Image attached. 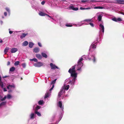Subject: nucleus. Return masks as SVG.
<instances>
[{
	"label": "nucleus",
	"mask_w": 124,
	"mask_h": 124,
	"mask_svg": "<svg viewBox=\"0 0 124 124\" xmlns=\"http://www.w3.org/2000/svg\"><path fill=\"white\" fill-rule=\"evenodd\" d=\"M76 67V65H75L72 66L68 70V72L70 74L71 77L73 78L72 80L73 83L75 82L78 75V73L76 72L75 70Z\"/></svg>",
	"instance_id": "nucleus-1"
},
{
	"label": "nucleus",
	"mask_w": 124,
	"mask_h": 124,
	"mask_svg": "<svg viewBox=\"0 0 124 124\" xmlns=\"http://www.w3.org/2000/svg\"><path fill=\"white\" fill-rule=\"evenodd\" d=\"M43 65V63L40 62H37L34 64V65L37 67H40Z\"/></svg>",
	"instance_id": "nucleus-2"
},
{
	"label": "nucleus",
	"mask_w": 124,
	"mask_h": 124,
	"mask_svg": "<svg viewBox=\"0 0 124 124\" xmlns=\"http://www.w3.org/2000/svg\"><path fill=\"white\" fill-rule=\"evenodd\" d=\"M78 64L77 67V70H80L81 67L83 66V64L82 62H78Z\"/></svg>",
	"instance_id": "nucleus-3"
},
{
	"label": "nucleus",
	"mask_w": 124,
	"mask_h": 124,
	"mask_svg": "<svg viewBox=\"0 0 124 124\" xmlns=\"http://www.w3.org/2000/svg\"><path fill=\"white\" fill-rule=\"evenodd\" d=\"M50 65L51 66L52 69H58V68L55 64H54L52 63H51L50 64Z\"/></svg>",
	"instance_id": "nucleus-4"
},
{
	"label": "nucleus",
	"mask_w": 124,
	"mask_h": 124,
	"mask_svg": "<svg viewBox=\"0 0 124 124\" xmlns=\"http://www.w3.org/2000/svg\"><path fill=\"white\" fill-rule=\"evenodd\" d=\"M91 21V19L85 20H84V21H85L87 23H89V24L92 27H94V25L92 23L90 22Z\"/></svg>",
	"instance_id": "nucleus-5"
},
{
	"label": "nucleus",
	"mask_w": 124,
	"mask_h": 124,
	"mask_svg": "<svg viewBox=\"0 0 124 124\" xmlns=\"http://www.w3.org/2000/svg\"><path fill=\"white\" fill-rule=\"evenodd\" d=\"M18 51L17 49L16 48H12L11 50V52L12 53H15Z\"/></svg>",
	"instance_id": "nucleus-6"
},
{
	"label": "nucleus",
	"mask_w": 124,
	"mask_h": 124,
	"mask_svg": "<svg viewBox=\"0 0 124 124\" xmlns=\"http://www.w3.org/2000/svg\"><path fill=\"white\" fill-rule=\"evenodd\" d=\"M28 34V33H22L20 36V38L21 39H23L24 38L26 35Z\"/></svg>",
	"instance_id": "nucleus-7"
},
{
	"label": "nucleus",
	"mask_w": 124,
	"mask_h": 124,
	"mask_svg": "<svg viewBox=\"0 0 124 124\" xmlns=\"http://www.w3.org/2000/svg\"><path fill=\"white\" fill-rule=\"evenodd\" d=\"M33 50V52L35 53H37L39 51L40 49L39 48L36 47L34 48Z\"/></svg>",
	"instance_id": "nucleus-8"
},
{
	"label": "nucleus",
	"mask_w": 124,
	"mask_h": 124,
	"mask_svg": "<svg viewBox=\"0 0 124 124\" xmlns=\"http://www.w3.org/2000/svg\"><path fill=\"white\" fill-rule=\"evenodd\" d=\"M69 8L70 9H72L76 11L78 10V8L74 7L73 6H69Z\"/></svg>",
	"instance_id": "nucleus-9"
},
{
	"label": "nucleus",
	"mask_w": 124,
	"mask_h": 124,
	"mask_svg": "<svg viewBox=\"0 0 124 124\" xmlns=\"http://www.w3.org/2000/svg\"><path fill=\"white\" fill-rule=\"evenodd\" d=\"M63 89H62L58 93V96L60 97L61 96V95L63 93Z\"/></svg>",
	"instance_id": "nucleus-10"
},
{
	"label": "nucleus",
	"mask_w": 124,
	"mask_h": 124,
	"mask_svg": "<svg viewBox=\"0 0 124 124\" xmlns=\"http://www.w3.org/2000/svg\"><path fill=\"white\" fill-rule=\"evenodd\" d=\"M96 45H95V44L94 43H92L90 47V49H94L96 48Z\"/></svg>",
	"instance_id": "nucleus-11"
},
{
	"label": "nucleus",
	"mask_w": 124,
	"mask_h": 124,
	"mask_svg": "<svg viewBox=\"0 0 124 124\" xmlns=\"http://www.w3.org/2000/svg\"><path fill=\"white\" fill-rule=\"evenodd\" d=\"M116 1L119 4H124V0H117Z\"/></svg>",
	"instance_id": "nucleus-12"
},
{
	"label": "nucleus",
	"mask_w": 124,
	"mask_h": 124,
	"mask_svg": "<svg viewBox=\"0 0 124 124\" xmlns=\"http://www.w3.org/2000/svg\"><path fill=\"white\" fill-rule=\"evenodd\" d=\"M69 85H64L63 88L62 89H64L65 90H68L69 88Z\"/></svg>",
	"instance_id": "nucleus-13"
},
{
	"label": "nucleus",
	"mask_w": 124,
	"mask_h": 124,
	"mask_svg": "<svg viewBox=\"0 0 124 124\" xmlns=\"http://www.w3.org/2000/svg\"><path fill=\"white\" fill-rule=\"evenodd\" d=\"M36 57L39 59H41L42 58V56L40 54H36Z\"/></svg>",
	"instance_id": "nucleus-14"
},
{
	"label": "nucleus",
	"mask_w": 124,
	"mask_h": 124,
	"mask_svg": "<svg viewBox=\"0 0 124 124\" xmlns=\"http://www.w3.org/2000/svg\"><path fill=\"white\" fill-rule=\"evenodd\" d=\"M99 26L101 28L102 32L104 33V27L103 25L101 24H100Z\"/></svg>",
	"instance_id": "nucleus-15"
},
{
	"label": "nucleus",
	"mask_w": 124,
	"mask_h": 124,
	"mask_svg": "<svg viewBox=\"0 0 124 124\" xmlns=\"http://www.w3.org/2000/svg\"><path fill=\"white\" fill-rule=\"evenodd\" d=\"M28 44V42L27 41H25L23 42L22 43L23 46H26Z\"/></svg>",
	"instance_id": "nucleus-16"
},
{
	"label": "nucleus",
	"mask_w": 124,
	"mask_h": 124,
	"mask_svg": "<svg viewBox=\"0 0 124 124\" xmlns=\"http://www.w3.org/2000/svg\"><path fill=\"white\" fill-rule=\"evenodd\" d=\"M58 106H59L61 108H62V103L61 101H59L58 104Z\"/></svg>",
	"instance_id": "nucleus-17"
},
{
	"label": "nucleus",
	"mask_w": 124,
	"mask_h": 124,
	"mask_svg": "<svg viewBox=\"0 0 124 124\" xmlns=\"http://www.w3.org/2000/svg\"><path fill=\"white\" fill-rule=\"evenodd\" d=\"M39 14L40 16H46V14L43 13V12H41L39 13Z\"/></svg>",
	"instance_id": "nucleus-18"
},
{
	"label": "nucleus",
	"mask_w": 124,
	"mask_h": 124,
	"mask_svg": "<svg viewBox=\"0 0 124 124\" xmlns=\"http://www.w3.org/2000/svg\"><path fill=\"white\" fill-rule=\"evenodd\" d=\"M34 44L32 42H30L29 43V46L30 48H31L34 45Z\"/></svg>",
	"instance_id": "nucleus-19"
},
{
	"label": "nucleus",
	"mask_w": 124,
	"mask_h": 124,
	"mask_svg": "<svg viewBox=\"0 0 124 124\" xmlns=\"http://www.w3.org/2000/svg\"><path fill=\"white\" fill-rule=\"evenodd\" d=\"M41 54L42 56L44 57L45 58H47V56L46 54L44 53H41Z\"/></svg>",
	"instance_id": "nucleus-20"
},
{
	"label": "nucleus",
	"mask_w": 124,
	"mask_h": 124,
	"mask_svg": "<svg viewBox=\"0 0 124 124\" xmlns=\"http://www.w3.org/2000/svg\"><path fill=\"white\" fill-rule=\"evenodd\" d=\"M15 70V68L14 67H12L10 68L9 71L11 72H13Z\"/></svg>",
	"instance_id": "nucleus-21"
},
{
	"label": "nucleus",
	"mask_w": 124,
	"mask_h": 124,
	"mask_svg": "<svg viewBox=\"0 0 124 124\" xmlns=\"http://www.w3.org/2000/svg\"><path fill=\"white\" fill-rule=\"evenodd\" d=\"M9 49V48L8 47H7L4 49V51L5 54H6L8 52Z\"/></svg>",
	"instance_id": "nucleus-22"
},
{
	"label": "nucleus",
	"mask_w": 124,
	"mask_h": 124,
	"mask_svg": "<svg viewBox=\"0 0 124 124\" xmlns=\"http://www.w3.org/2000/svg\"><path fill=\"white\" fill-rule=\"evenodd\" d=\"M30 118L31 119H33L34 116V114L33 113H32L30 115Z\"/></svg>",
	"instance_id": "nucleus-23"
},
{
	"label": "nucleus",
	"mask_w": 124,
	"mask_h": 124,
	"mask_svg": "<svg viewBox=\"0 0 124 124\" xmlns=\"http://www.w3.org/2000/svg\"><path fill=\"white\" fill-rule=\"evenodd\" d=\"M102 18V16H101L100 15H99L98 17V20L99 21H100L101 20Z\"/></svg>",
	"instance_id": "nucleus-24"
},
{
	"label": "nucleus",
	"mask_w": 124,
	"mask_h": 124,
	"mask_svg": "<svg viewBox=\"0 0 124 124\" xmlns=\"http://www.w3.org/2000/svg\"><path fill=\"white\" fill-rule=\"evenodd\" d=\"M6 103V102H3L0 103V107L2 106L5 105Z\"/></svg>",
	"instance_id": "nucleus-25"
},
{
	"label": "nucleus",
	"mask_w": 124,
	"mask_h": 124,
	"mask_svg": "<svg viewBox=\"0 0 124 124\" xmlns=\"http://www.w3.org/2000/svg\"><path fill=\"white\" fill-rule=\"evenodd\" d=\"M30 61H34L35 62H37L38 61L37 59L35 58L30 59Z\"/></svg>",
	"instance_id": "nucleus-26"
},
{
	"label": "nucleus",
	"mask_w": 124,
	"mask_h": 124,
	"mask_svg": "<svg viewBox=\"0 0 124 124\" xmlns=\"http://www.w3.org/2000/svg\"><path fill=\"white\" fill-rule=\"evenodd\" d=\"M57 79H55L54 80L52 81V82L51 83V85L53 84V85H54V84L56 83V81Z\"/></svg>",
	"instance_id": "nucleus-27"
},
{
	"label": "nucleus",
	"mask_w": 124,
	"mask_h": 124,
	"mask_svg": "<svg viewBox=\"0 0 124 124\" xmlns=\"http://www.w3.org/2000/svg\"><path fill=\"white\" fill-rule=\"evenodd\" d=\"M49 96V93L48 92L46 93L45 94V98H47V97H48Z\"/></svg>",
	"instance_id": "nucleus-28"
},
{
	"label": "nucleus",
	"mask_w": 124,
	"mask_h": 124,
	"mask_svg": "<svg viewBox=\"0 0 124 124\" xmlns=\"http://www.w3.org/2000/svg\"><path fill=\"white\" fill-rule=\"evenodd\" d=\"M41 107L38 105L37 106L35 109V111H38L39 109Z\"/></svg>",
	"instance_id": "nucleus-29"
},
{
	"label": "nucleus",
	"mask_w": 124,
	"mask_h": 124,
	"mask_svg": "<svg viewBox=\"0 0 124 124\" xmlns=\"http://www.w3.org/2000/svg\"><path fill=\"white\" fill-rule=\"evenodd\" d=\"M35 113L37 114V115L39 116H41V115L40 113L37 111H35Z\"/></svg>",
	"instance_id": "nucleus-30"
},
{
	"label": "nucleus",
	"mask_w": 124,
	"mask_h": 124,
	"mask_svg": "<svg viewBox=\"0 0 124 124\" xmlns=\"http://www.w3.org/2000/svg\"><path fill=\"white\" fill-rule=\"evenodd\" d=\"M103 8V7H101V6H98V7H95L94 8V9H102Z\"/></svg>",
	"instance_id": "nucleus-31"
},
{
	"label": "nucleus",
	"mask_w": 124,
	"mask_h": 124,
	"mask_svg": "<svg viewBox=\"0 0 124 124\" xmlns=\"http://www.w3.org/2000/svg\"><path fill=\"white\" fill-rule=\"evenodd\" d=\"M6 98L8 99H9L12 98V96L9 94H8L6 96Z\"/></svg>",
	"instance_id": "nucleus-32"
},
{
	"label": "nucleus",
	"mask_w": 124,
	"mask_h": 124,
	"mask_svg": "<svg viewBox=\"0 0 124 124\" xmlns=\"http://www.w3.org/2000/svg\"><path fill=\"white\" fill-rule=\"evenodd\" d=\"M43 102V101L42 100H40L38 102V104L39 105H42Z\"/></svg>",
	"instance_id": "nucleus-33"
},
{
	"label": "nucleus",
	"mask_w": 124,
	"mask_h": 124,
	"mask_svg": "<svg viewBox=\"0 0 124 124\" xmlns=\"http://www.w3.org/2000/svg\"><path fill=\"white\" fill-rule=\"evenodd\" d=\"M20 62L19 61H17L16 62L14 63V65L15 66H17L19 64Z\"/></svg>",
	"instance_id": "nucleus-34"
},
{
	"label": "nucleus",
	"mask_w": 124,
	"mask_h": 124,
	"mask_svg": "<svg viewBox=\"0 0 124 124\" xmlns=\"http://www.w3.org/2000/svg\"><path fill=\"white\" fill-rule=\"evenodd\" d=\"M0 86L2 88L3 87V84L2 81L0 82Z\"/></svg>",
	"instance_id": "nucleus-35"
},
{
	"label": "nucleus",
	"mask_w": 124,
	"mask_h": 124,
	"mask_svg": "<svg viewBox=\"0 0 124 124\" xmlns=\"http://www.w3.org/2000/svg\"><path fill=\"white\" fill-rule=\"evenodd\" d=\"M83 60V59L82 58H81L80 59L78 60V62H81Z\"/></svg>",
	"instance_id": "nucleus-36"
},
{
	"label": "nucleus",
	"mask_w": 124,
	"mask_h": 124,
	"mask_svg": "<svg viewBox=\"0 0 124 124\" xmlns=\"http://www.w3.org/2000/svg\"><path fill=\"white\" fill-rule=\"evenodd\" d=\"M9 86L11 88H12L13 87V88H15V86L14 85H9Z\"/></svg>",
	"instance_id": "nucleus-37"
},
{
	"label": "nucleus",
	"mask_w": 124,
	"mask_h": 124,
	"mask_svg": "<svg viewBox=\"0 0 124 124\" xmlns=\"http://www.w3.org/2000/svg\"><path fill=\"white\" fill-rule=\"evenodd\" d=\"M6 96H4V97L1 100V101H4V100H5L6 99Z\"/></svg>",
	"instance_id": "nucleus-38"
},
{
	"label": "nucleus",
	"mask_w": 124,
	"mask_h": 124,
	"mask_svg": "<svg viewBox=\"0 0 124 124\" xmlns=\"http://www.w3.org/2000/svg\"><path fill=\"white\" fill-rule=\"evenodd\" d=\"M22 65L23 68H25L26 67V64L25 63H23L22 64Z\"/></svg>",
	"instance_id": "nucleus-39"
},
{
	"label": "nucleus",
	"mask_w": 124,
	"mask_h": 124,
	"mask_svg": "<svg viewBox=\"0 0 124 124\" xmlns=\"http://www.w3.org/2000/svg\"><path fill=\"white\" fill-rule=\"evenodd\" d=\"M122 21V20L120 18H118L117 19V22L120 21Z\"/></svg>",
	"instance_id": "nucleus-40"
},
{
	"label": "nucleus",
	"mask_w": 124,
	"mask_h": 124,
	"mask_svg": "<svg viewBox=\"0 0 124 124\" xmlns=\"http://www.w3.org/2000/svg\"><path fill=\"white\" fill-rule=\"evenodd\" d=\"M5 9L9 13V12L10 11H9V8H5Z\"/></svg>",
	"instance_id": "nucleus-41"
},
{
	"label": "nucleus",
	"mask_w": 124,
	"mask_h": 124,
	"mask_svg": "<svg viewBox=\"0 0 124 124\" xmlns=\"http://www.w3.org/2000/svg\"><path fill=\"white\" fill-rule=\"evenodd\" d=\"M93 62H95L96 61L95 57L94 56H93Z\"/></svg>",
	"instance_id": "nucleus-42"
},
{
	"label": "nucleus",
	"mask_w": 124,
	"mask_h": 124,
	"mask_svg": "<svg viewBox=\"0 0 124 124\" xmlns=\"http://www.w3.org/2000/svg\"><path fill=\"white\" fill-rule=\"evenodd\" d=\"M66 26L67 27H71L72 26V25H70L69 24H67L66 25Z\"/></svg>",
	"instance_id": "nucleus-43"
},
{
	"label": "nucleus",
	"mask_w": 124,
	"mask_h": 124,
	"mask_svg": "<svg viewBox=\"0 0 124 124\" xmlns=\"http://www.w3.org/2000/svg\"><path fill=\"white\" fill-rule=\"evenodd\" d=\"M38 45L40 46V47H41L42 46V45H41V43H40L39 42L38 43Z\"/></svg>",
	"instance_id": "nucleus-44"
},
{
	"label": "nucleus",
	"mask_w": 124,
	"mask_h": 124,
	"mask_svg": "<svg viewBox=\"0 0 124 124\" xmlns=\"http://www.w3.org/2000/svg\"><path fill=\"white\" fill-rule=\"evenodd\" d=\"M80 9L82 10H85V8H83L82 7H81L80 8Z\"/></svg>",
	"instance_id": "nucleus-45"
},
{
	"label": "nucleus",
	"mask_w": 124,
	"mask_h": 124,
	"mask_svg": "<svg viewBox=\"0 0 124 124\" xmlns=\"http://www.w3.org/2000/svg\"><path fill=\"white\" fill-rule=\"evenodd\" d=\"M8 77H9L8 76H5L3 77H3V78H5Z\"/></svg>",
	"instance_id": "nucleus-46"
},
{
	"label": "nucleus",
	"mask_w": 124,
	"mask_h": 124,
	"mask_svg": "<svg viewBox=\"0 0 124 124\" xmlns=\"http://www.w3.org/2000/svg\"><path fill=\"white\" fill-rule=\"evenodd\" d=\"M3 91L4 92H6L7 91V90L6 89V88H4L3 89Z\"/></svg>",
	"instance_id": "nucleus-47"
},
{
	"label": "nucleus",
	"mask_w": 124,
	"mask_h": 124,
	"mask_svg": "<svg viewBox=\"0 0 124 124\" xmlns=\"http://www.w3.org/2000/svg\"><path fill=\"white\" fill-rule=\"evenodd\" d=\"M113 20L117 22V19L116 18H114L113 19Z\"/></svg>",
	"instance_id": "nucleus-48"
},
{
	"label": "nucleus",
	"mask_w": 124,
	"mask_h": 124,
	"mask_svg": "<svg viewBox=\"0 0 124 124\" xmlns=\"http://www.w3.org/2000/svg\"><path fill=\"white\" fill-rule=\"evenodd\" d=\"M45 3V2L44 1H43L41 2V4L42 5H43Z\"/></svg>",
	"instance_id": "nucleus-49"
},
{
	"label": "nucleus",
	"mask_w": 124,
	"mask_h": 124,
	"mask_svg": "<svg viewBox=\"0 0 124 124\" xmlns=\"http://www.w3.org/2000/svg\"><path fill=\"white\" fill-rule=\"evenodd\" d=\"M10 62H8V63H7V65H10Z\"/></svg>",
	"instance_id": "nucleus-50"
},
{
	"label": "nucleus",
	"mask_w": 124,
	"mask_h": 124,
	"mask_svg": "<svg viewBox=\"0 0 124 124\" xmlns=\"http://www.w3.org/2000/svg\"><path fill=\"white\" fill-rule=\"evenodd\" d=\"M4 15L5 16H6L7 15V13L5 12L4 13Z\"/></svg>",
	"instance_id": "nucleus-51"
},
{
	"label": "nucleus",
	"mask_w": 124,
	"mask_h": 124,
	"mask_svg": "<svg viewBox=\"0 0 124 124\" xmlns=\"http://www.w3.org/2000/svg\"><path fill=\"white\" fill-rule=\"evenodd\" d=\"M9 33L10 34H12L13 33V31H9Z\"/></svg>",
	"instance_id": "nucleus-52"
},
{
	"label": "nucleus",
	"mask_w": 124,
	"mask_h": 124,
	"mask_svg": "<svg viewBox=\"0 0 124 124\" xmlns=\"http://www.w3.org/2000/svg\"><path fill=\"white\" fill-rule=\"evenodd\" d=\"M91 9V8H85V9Z\"/></svg>",
	"instance_id": "nucleus-53"
},
{
	"label": "nucleus",
	"mask_w": 124,
	"mask_h": 124,
	"mask_svg": "<svg viewBox=\"0 0 124 124\" xmlns=\"http://www.w3.org/2000/svg\"><path fill=\"white\" fill-rule=\"evenodd\" d=\"M124 12H120V13L121 14H122V15H123L124 14Z\"/></svg>",
	"instance_id": "nucleus-54"
},
{
	"label": "nucleus",
	"mask_w": 124,
	"mask_h": 124,
	"mask_svg": "<svg viewBox=\"0 0 124 124\" xmlns=\"http://www.w3.org/2000/svg\"><path fill=\"white\" fill-rule=\"evenodd\" d=\"M10 87L9 86V85L7 86V88L8 89H9V87Z\"/></svg>",
	"instance_id": "nucleus-55"
},
{
	"label": "nucleus",
	"mask_w": 124,
	"mask_h": 124,
	"mask_svg": "<svg viewBox=\"0 0 124 124\" xmlns=\"http://www.w3.org/2000/svg\"><path fill=\"white\" fill-rule=\"evenodd\" d=\"M86 1L84 0H82L81 1V2H86Z\"/></svg>",
	"instance_id": "nucleus-56"
},
{
	"label": "nucleus",
	"mask_w": 124,
	"mask_h": 124,
	"mask_svg": "<svg viewBox=\"0 0 124 124\" xmlns=\"http://www.w3.org/2000/svg\"><path fill=\"white\" fill-rule=\"evenodd\" d=\"M46 16H47L50 17V18L51 17L49 15H48V14H46Z\"/></svg>",
	"instance_id": "nucleus-57"
},
{
	"label": "nucleus",
	"mask_w": 124,
	"mask_h": 124,
	"mask_svg": "<svg viewBox=\"0 0 124 124\" xmlns=\"http://www.w3.org/2000/svg\"><path fill=\"white\" fill-rule=\"evenodd\" d=\"M3 42L2 40L1 39H0V43H1Z\"/></svg>",
	"instance_id": "nucleus-58"
},
{
	"label": "nucleus",
	"mask_w": 124,
	"mask_h": 124,
	"mask_svg": "<svg viewBox=\"0 0 124 124\" xmlns=\"http://www.w3.org/2000/svg\"><path fill=\"white\" fill-rule=\"evenodd\" d=\"M54 85H53V86H52V87H51L52 88H53H53H54Z\"/></svg>",
	"instance_id": "nucleus-59"
},
{
	"label": "nucleus",
	"mask_w": 124,
	"mask_h": 124,
	"mask_svg": "<svg viewBox=\"0 0 124 124\" xmlns=\"http://www.w3.org/2000/svg\"><path fill=\"white\" fill-rule=\"evenodd\" d=\"M53 89L51 88L49 90V91H51Z\"/></svg>",
	"instance_id": "nucleus-60"
},
{
	"label": "nucleus",
	"mask_w": 124,
	"mask_h": 124,
	"mask_svg": "<svg viewBox=\"0 0 124 124\" xmlns=\"http://www.w3.org/2000/svg\"><path fill=\"white\" fill-rule=\"evenodd\" d=\"M53 89L51 88L49 90V91H51Z\"/></svg>",
	"instance_id": "nucleus-61"
},
{
	"label": "nucleus",
	"mask_w": 124,
	"mask_h": 124,
	"mask_svg": "<svg viewBox=\"0 0 124 124\" xmlns=\"http://www.w3.org/2000/svg\"><path fill=\"white\" fill-rule=\"evenodd\" d=\"M53 89L51 88L49 90V91H51Z\"/></svg>",
	"instance_id": "nucleus-62"
},
{
	"label": "nucleus",
	"mask_w": 124,
	"mask_h": 124,
	"mask_svg": "<svg viewBox=\"0 0 124 124\" xmlns=\"http://www.w3.org/2000/svg\"><path fill=\"white\" fill-rule=\"evenodd\" d=\"M1 76L0 75V82H1Z\"/></svg>",
	"instance_id": "nucleus-63"
},
{
	"label": "nucleus",
	"mask_w": 124,
	"mask_h": 124,
	"mask_svg": "<svg viewBox=\"0 0 124 124\" xmlns=\"http://www.w3.org/2000/svg\"><path fill=\"white\" fill-rule=\"evenodd\" d=\"M92 1H95V2H100V1H95V0H92Z\"/></svg>",
	"instance_id": "nucleus-64"
}]
</instances>
